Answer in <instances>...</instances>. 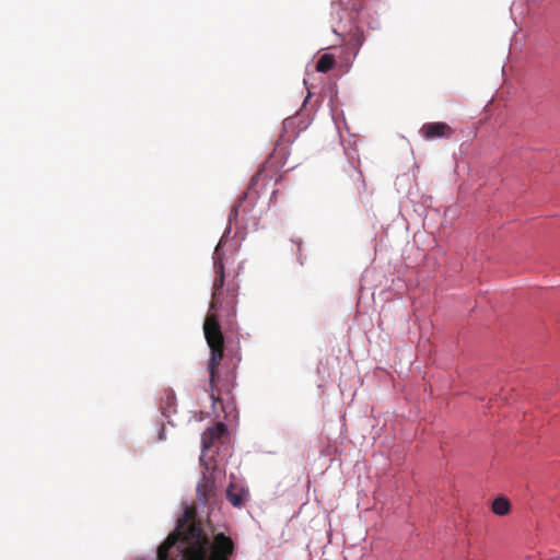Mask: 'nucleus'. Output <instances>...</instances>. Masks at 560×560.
Listing matches in <instances>:
<instances>
[{"mask_svg": "<svg viewBox=\"0 0 560 560\" xmlns=\"http://www.w3.org/2000/svg\"><path fill=\"white\" fill-rule=\"evenodd\" d=\"M205 337L210 348V359L208 363L210 398L212 399V409L219 418L218 409H221L223 419L231 421L236 418V405L231 396L230 389L226 390V397L222 396V389L218 387V366L223 358L224 338L215 316L208 317L205 325Z\"/></svg>", "mask_w": 560, "mask_h": 560, "instance_id": "1", "label": "nucleus"}, {"mask_svg": "<svg viewBox=\"0 0 560 560\" xmlns=\"http://www.w3.org/2000/svg\"><path fill=\"white\" fill-rule=\"evenodd\" d=\"M189 535L192 541L185 547L183 560H230L234 551L233 540L223 533H219L210 541L202 529L196 524L189 525Z\"/></svg>", "mask_w": 560, "mask_h": 560, "instance_id": "2", "label": "nucleus"}, {"mask_svg": "<svg viewBox=\"0 0 560 560\" xmlns=\"http://www.w3.org/2000/svg\"><path fill=\"white\" fill-rule=\"evenodd\" d=\"M194 516V512L190 510H186L184 514V520L178 522L177 529L171 533L166 539L159 546L156 557L158 560H172L171 558V549H173L176 544L182 539L183 542H188L191 539L189 535V527L186 530H182L184 524L188 522Z\"/></svg>", "mask_w": 560, "mask_h": 560, "instance_id": "3", "label": "nucleus"}, {"mask_svg": "<svg viewBox=\"0 0 560 560\" xmlns=\"http://www.w3.org/2000/svg\"><path fill=\"white\" fill-rule=\"evenodd\" d=\"M214 270L217 273V277L213 281V288H212V299L210 303V310H217L220 306H222L221 295H223V287H224V265L219 256V246H217L214 252Z\"/></svg>", "mask_w": 560, "mask_h": 560, "instance_id": "4", "label": "nucleus"}, {"mask_svg": "<svg viewBox=\"0 0 560 560\" xmlns=\"http://www.w3.org/2000/svg\"><path fill=\"white\" fill-rule=\"evenodd\" d=\"M419 132L425 140L439 138L450 139L454 135V129L446 122L435 121L425 122L422 125Z\"/></svg>", "mask_w": 560, "mask_h": 560, "instance_id": "5", "label": "nucleus"}, {"mask_svg": "<svg viewBox=\"0 0 560 560\" xmlns=\"http://www.w3.org/2000/svg\"><path fill=\"white\" fill-rule=\"evenodd\" d=\"M249 498V491L237 482H230L226 489V499L235 508H241Z\"/></svg>", "mask_w": 560, "mask_h": 560, "instance_id": "6", "label": "nucleus"}, {"mask_svg": "<svg viewBox=\"0 0 560 560\" xmlns=\"http://www.w3.org/2000/svg\"><path fill=\"white\" fill-rule=\"evenodd\" d=\"M226 433V427L222 422H218L213 427L203 432L201 436L202 451L209 450L217 440H220Z\"/></svg>", "mask_w": 560, "mask_h": 560, "instance_id": "7", "label": "nucleus"}, {"mask_svg": "<svg viewBox=\"0 0 560 560\" xmlns=\"http://www.w3.org/2000/svg\"><path fill=\"white\" fill-rule=\"evenodd\" d=\"M214 480L211 476L203 475L201 481L198 482L196 491L200 501L207 502L214 495Z\"/></svg>", "mask_w": 560, "mask_h": 560, "instance_id": "8", "label": "nucleus"}, {"mask_svg": "<svg viewBox=\"0 0 560 560\" xmlns=\"http://www.w3.org/2000/svg\"><path fill=\"white\" fill-rule=\"evenodd\" d=\"M221 301H222V306L219 305V307L215 311L225 312L226 316H234L235 315V305H236L235 293L228 291V296L223 298L221 295ZM210 311L213 312L214 310H210ZM210 316H217V315L214 313H209L208 316L206 317V319H208V317H210ZM215 319H218V317H215ZM206 322L207 320H205L203 326L206 325ZM217 322L219 323V320H217Z\"/></svg>", "mask_w": 560, "mask_h": 560, "instance_id": "9", "label": "nucleus"}, {"mask_svg": "<svg viewBox=\"0 0 560 560\" xmlns=\"http://www.w3.org/2000/svg\"><path fill=\"white\" fill-rule=\"evenodd\" d=\"M347 174L350 180L352 182L353 190L358 195H361L362 191L365 189V182L362 172L359 168L354 167L353 165H350L349 168L347 170Z\"/></svg>", "mask_w": 560, "mask_h": 560, "instance_id": "10", "label": "nucleus"}, {"mask_svg": "<svg viewBox=\"0 0 560 560\" xmlns=\"http://www.w3.org/2000/svg\"><path fill=\"white\" fill-rule=\"evenodd\" d=\"M491 509L494 514L503 516L510 512L511 504L506 498L499 497L493 500Z\"/></svg>", "mask_w": 560, "mask_h": 560, "instance_id": "11", "label": "nucleus"}, {"mask_svg": "<svg viewBox=\"0 0 560 560\" xmlns=\"http://www.w3.org/2000/svg\"><path fill=\"white\" fill-rule=\"evenodd\" d=\"M335 66V58L329 54L322 55L316 62V70L318 72H328Z\"/></svg>", "mask_w": 560, "mask_h": 560, "instance_id": "12", "label": "nucleus"}, {"mask_svg": "<svg viewBox=\"0 0 560 560\" xmlns=\"http://www.w3.org/2000/svg\"><path fill=\"white\" fill-rule=\"evenodd\" d=\"M265 175V168H260L253 177H252V180H250V185L252 186H255L258 184L259 179Z\"/></svg>", "mask_w": 560, "mask_h": 560, "instance_id": "13", "label": "nucleus"}, {"mask_svg": "<svg viewBox=\"0 0 560 560\" xmlns=\"http://www.w3.org/2000/svg\"><path fill=\"white\" fill-rule=\"evenodd\" d=\"M355 42H357L358 46H361L362 45V36L358 35L357 38H355Z\"/></svg>", "mask_w": 560, "mask_h": 560, "instance_id": "14", "label": "nucleus"}, {"mask_svg": "<svg viewBox=\"0 0 560 560\" xmlns=\"http://www.w3.org/2000/svg\"><path fill=\"white\" fill-rule=\"evenodd\" d=\"M232 212L236 215L237 214V207H234Z\"/></svg>", "mask_w": 560, "mask_h": 560, "instance_id": "15", "label": "nucleus"}]
</instances>
